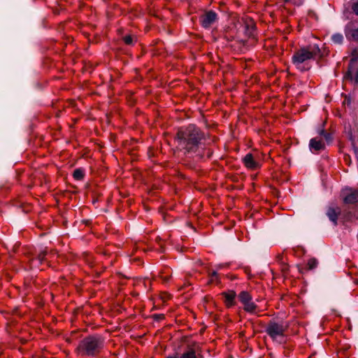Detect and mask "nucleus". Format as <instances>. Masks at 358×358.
Instances as JSON below:
<instances>
[{
    "label": "nucleus",
    "mask_w": 358,
    "mask_h": 358,
    "mask_svg": "<svg viewBox=\"0 0 358 358\" xmlns=\"http://www.w3.org/2000/svg\"><path fill=\"white\" fill-rule=\"evenodd\" d=\"M202 135L194 125H189L185 129H180L177 134V141L180 149L186 152L195 151Z\"/></svg>",
    "instance_id": "f257e3e1"
},
{
    "label": "nucleus",
    "mask_w": 358,
    "mask_h": 358,
    "mask_svg": "<svg viewBox=\"0 0 358 358\" xmlns=\"http://www.w3.org/2000/svg\"><path fill=\"white\" fill-rule=\"evenodd\" d=\"M317 57H322L318 45H309L296 51L292 56V62L298 69L304 71L310 69L309 61Z\"/></svg>",
    "instance_id": "f03ea898"
},
{
    "label": "nucleus",
    "mask_w": 358,
    "mask_h": 358,
    "mask_svg": "<svg viewBox=\"0 0 358 358\" xmlns=\"http://www.w3.org/2000/svg\"><path fill=\"white\" fill-rule=\"evenodd\" d=\"M103 347V340L100 336H89L82 340L77 348L79 354L83 356H94Z\"/></svg>",
    "instance_id": "7ed1b4c3"
},
{
    "label": "nucleus",
    "mask_w": 358,
    "mask_h": 358,
    "mask_svg": "<svg viewBox=\"0 0 358 358\" xmlns=\"http://www.w3.org/2000/svg\"><path fill=\"white\" fill-rule=\"evenodd\" d=\"M287 326L283 323L271 321L266 326L265 331L273 341L282 343L285 341V333Z\"/></svg>",
    "instance_id": "20e7f679"
},
{
    "label": "nucleus",
    "mask_w": 358,
    "mask_h": 358,
    "mask_svg": "<svg viewBox=\"0 0 358 358\" xmlns=\"http://www.w3.org/2000/svg\"><path fill=\"white\" fill-rule=\"evenodd\" d=\"M351 60L349 64L348 71L344 76L345 80H355L358 83V64L357 61L358 59V49H354L351 53Z\"/></svg>",
    "instance_id": "39448f33"
},
{
    "label": "nucleus",
    "mask_w": 358,
    "mask_h": 358,
    "mask_svg": "<svg viewBox=\"0 0 358 358\" xmlns=\"http://www.w3.org/2000/svg\"><path fill=\"white\" fill-rule=\"evenodd\" d=\"M238 299L243 304L244 310L250 313H255L257 309V305L252 301V296L250 294L243 291L238 294Z\"/></svg>",
    "instance_id": "423d86ee"
},
{
    "label": "nucleus",
    "mask_w": 358,
    "mask_h": 358,
    "mask_svg": "<svg viewBox=\"0 0 358 358\" xmlns=\"http://www.w3.org/2000/svg\"><path fill=\"white\" fill-rule=\"evenodd\" d=\"M216 20L217 14L212 10L204 13L200 17V22L204 28H209Z\"/></svg>",
    "instance_id": "0eeeda50"
},
{
    "label": "nucleus",
    "mask_w": 358,
    "mask_h": 358,
    "mask_svg": "<svg viewBox=\"0 0 358 358\" xmlns=\"http://www.w3.org/2000/svg\"><path fill=\"white\" fill-rule=\"evenodd\" d=\"M344 202L346 203H355L358 201V190L351 188H345L342 192Z\"/></svg>",
    "instance_id": "6e6552de"
},
{
    "label": "nucleus",
    "mask_w": 358,
    "mask_h": 358,
    "mask_svg": "<svg viewBox=\"0 0 358 358\" xmlns=\"http://www.w3.org/2000/svg\"><path fill=\"white\" fill-rule=\"evenodd\" d=\"M243 160L245 166L248 169L255 170L259 167V162L255 159L252 154H247Z\"/></svg>",
    "instance_id": "1a4fd4ad"
},
{
    "label": "nucleus",
    "mask_w": 358,
    "mask_h": 358,
    "mask_svg": "<svg viewBox=\"0 0 358 358\" xmlns=\"http://www.w3.org/2000/svg\"><path fill=\"white\" fill-rule=\"evenodd\" d=\"M341 208L338 207H329L327 211V215L329 219L335 224H337L338 216L341 214Z\"/></svg>",
    "instance_id": "9d476101"
},
{
    "label": "nucleus",
    "mask_w": 358,
    "mask_h": 358,
    "mask_svg": "<svg viewBox=\"0 0 358 358\" xmlns=\"http://www.w3.org/2000/svg\"><path fill=\"white\" fill-rule=\"evenodd\" d=\"M309 146L310 150H314L315 151H319L324 148V143L317 138H312L310 141Z\"/></svg>",
    "instance_id": "9b49d317"
},
{
    "label": "nucleus",
    "mask_w": 358,
    "mask_h": 358,
    "mask_svg": "<svg viewBox=\"0 0 358 358\" xmlns=\"http://www.w3.org/2000/svg\"><path fill=\"white\" fill-rule=\"evenodd\" d=\"M346 36L352 38L355 41H358V27H352V24L347 27Z\"/></svg>",
    "instance_id": "f8f14e48"
},
{
    "label": "nucleus",
    "mask_w": 358,
    "mask_h": 358,
    "mask_svg": "<svg viewBox=\"0 0 358 358\" xmlns=\"http://www.w3.org/2000/svg\"><path fill=\"white\" fill-rule=\"evenodd\" d=\"M225 298V303L227 306H231L234 305V301L236 296V292L234 291H229V292L223 294Z\"/></svg>",
    "instance_id": "ddd939ff"
},
{
    "label": "nucleus",
    "mask_w": 358,
    "mask_h": 358,
    "mask_svg": "<svg viewBox=\"0 0 358 358\" xmlns=\"http://www.w3.org/2000/svg\"><path fill=\"white\" fill-rule=\"evenodd\" d=\"M180 358H199L196 355V352L194 348H189V349L182 353Z\"/></svg>",
    "instance_id": "4468645a"
},
{
    "label": "nucleus",
    "mask_w": 358,
    "mask_h": 358,
    "mask_svg": "<svg viewBox=\"0 0 358 358\" xmlns=\"http://www.w3.org/2000/svg\"><path fill=\"white\" fill-rule=\"evenodd\" d=\"M331 40L334 43L341 44L343 41V36L341 34H335L331 36Z\"/></svg>",
    "instance_id": "2eb2a0df"
},
{
    "label": "nucleus",
    "mask_w": 358,
    "mask_h": 358,
    "mask_svg": "<svg viewBox=\"0 0 358 358\" xmlns=\"http://www.w3.org/2000/svg\"><path fill=\"white\" fill-rule=\"evenodd\" d=\"M73 177L76 180H82L84 177V172L81 169H76L73 172Z\"/></svg>",
    "instance_id": "dca6fc26"
},
{
    "label": "nucleus",
    "mask_w": 358,
    "mask_h": 358,
    "mask_svg": "<svg viewBox=\"0 0 358 358\" xmlns=\"http://www.w3.org/2000/svg\"><path fill=\"white\" fill-rule=\"evenodd\" d=\"M317 264L318 262L316 259L313 258L309 259L308 262V268L310 270L314 269L317 266Z\"/></svg>",
    "instance_id": "f3484780"
},
{
    "label": "nucleus",
    "mask_w": 358,
    "mask_h": 358,
    "mask_svg": "<svg viewBox=\"0 0 358 358\" xmlns=\"http://www.w3.org/2000/svg\"><path fill=\"white\" fill-rule=\"evenodd\" d=\"M351 8L353 13L358 15V0H355L351 2Z\"/></svg>",
    "instance_id": "a211bd4d"
},
{
    "label": "nucleus",
    "mask_w": 358,
    "mask_h": 358,
    "mask_svg": "<svg viewBox=\"0 0 358 358\" xmlns=\"http://www.w3.org/2000/svg\"><path fill=\"white\" fill-rule=\"evenodd\" d=\"M124 42L127 45H132L133 44V38L131 36H126L123 38Z\"/></svg>",
    "instance_id": "6ab92c4d"
},
{
    "label": "nucleus",
    "mask_w": 358,
    "mask_h": 358,
    "mask_svg": "<svg viewBox=\"0 0 358 358\" xmlns=\"http://www.w3.org/2000/svg\"><path fill=\"white\" fill-rule=\"evenodd\" d=\"M320 134L323 136L327 142H330L331 141V136L329 134L325 133L324 130H321L320 131Z\"/></svg>",
    "instance_id": "aec40b11"
},
{
    "label": "nucleus",
    "mask_w": 358,
    "mask_h": 358,
    "mask_svg": "<svg viewBox=\"0 0 358 358\" xmlns=\"http://www.w3.org/2000/svg\"><path fill=\"white\" fill-rule=\"evenodd\" d=\"M48 255L47 252L46 251H43V252H41L39 255H38V259L40 262H42L45 256Z\"/></svg>",
    "instance_id": "412c9836"
},
{
    "label": "nucleus",
    "mask_w": 358,
    "mask_h": 358,
    "mask_svg": "<svg viewBox=\"0 0 358 358\" xmlns=\"http://www.w3.org/2000/svg\"><path fill=\"white\" fill-rule=\"evenodd\" d=\"M216 277H217V272L213 271L210 276V281L213 282L214 280V278H216Z\"/></svg>",
    "instance_id": "4be33fe9"
},
{
    "label": "nucleus",
    "mask_w": 358,
    "mask_h": 358,
    "mask_svg": "<svg viewBox=\"0 0 358 358\" xmlns=\"http://www.w3.org/2000/svg\"><path fill=\"white\" fill-rule=\"evenodd\" d=\"M166 358H180V357H178V356L176 355V356H168V357H166Z\"/></svg>",
    "instance_id": "5701e85b"
},
{
    "label": "nucleus",
    "mask_w": 358,
    "mask_h": 358,
    "mask_svg": "<svg viewBox=\"0 0 358 358\" xmlns=\"http://www.w3.org/2000/svg\"><path fill=\"white\" fill-rule=\"evenodd\" d=\"M285 2H288L289 0H283Z\"/></svg>",
    "instance_id": "b1692460"
}]
</instances>
